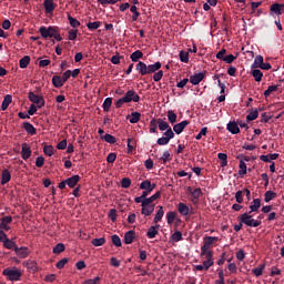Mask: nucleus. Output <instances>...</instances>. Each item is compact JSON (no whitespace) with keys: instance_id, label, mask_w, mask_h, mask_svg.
<instances>
[{"instance_id":"7","label":"nucleus","mask_w":284,"mask_h":284,"mask_svg":"<svg viewBox=\"0 0 284 284\" xmlns=\"http://www.w3.org/2000/svg\"><path fill=\"white\" fill-rule=\"evenodd\" d=\"M174 138V131L169 130L163 133V136L158 139L156 143L158 145H168L170 141Z\"/></svg>"},{"instance_id":"18","label":"nucleus","mask_w":284,"mask_h":284,"mask_svg":"<svg viewBox=\"0 0 284 284\" xmlns=\"http://www.w3.org/2000/svg\"><path fill=\"white\" fill-rule=\"evenodd\" d=\"M226 130L231 132V134H239L241 132V129L239 128V124L235 121H231L226 125Z\"/></svg>"},{"instance_id":"55","label":"nucleus","mask_w":284,"mask_h":284,"mask_svg":"<svg viewBox=\"0 0 284 284\" xmlns=\"http://www.w3.org/2000/svg\"><path fill=\"white\" fill-rule=\"evenodd\" d=\"M130 185H132V180H130V178H123L121 180V187H124V190H128Z\"/></svg>"},{"instance_id":"22","label":"nucleus","mask_w":284,"mask_h":284,"mask_svg":"<svg viewBox=\"0 0 284 284\" xmlns=\"http://www.w3.org/2000/svg\"><path fill=\"white\" fill-rule=\"evenodd\" d=\"M159 70H161V62L146 65V74H154V72H159Z\"/></svg>"},{"instance_id":"41","label":"nucleus","mask_w":284,"mask_h":284,"mask_svg":"<svg viewBox=\"0 0 284 284\" xmlns=\"http://www.w3.org/2000/svg\"><path fill=\"white\" fill-rule=\"evenodd\" d=\"M20 68L23 70L26 68H28V65H30V58L29 55H24L23 58L20 59L19 62Z\"/></svg>"},{"instance_id":"37","label":"nucleus","mask_w":284,"mask_h":284,"mask_svg":"<svg viewBox=\"0 0 284 284\" xmlns=\"http://www.w3.org/2000/svg\"><path fill=\"white\" fill-rule=\"evenodd\" d=\"M131 61H133L134 63H136V61H139V59H143V52L141 50H136L134 51L131 55H130Z\"/></svg>"},{"instance_id":"32","label":"nucleus","mask_w":284,"mask_h":284,"mask_svg":"<svg viewBox=\"0 0 284 284\" xmlns=\"http://www.w3.org/2000/svg\"><path fill=\"white\" fill-rule=\"evenodd\" d=\"M11 103H12V95L7 94L2 101L1 110L3 111L8 110Z\"/></svg>"},{"instance_id":"26","label":"nucleus","mask_w":284,"mask_h":284,"mask_svg":"<svg viewBox=\"0 0 284 284\" xmlns=\"http://www.w3.org/2000/svg\"><path fill=\"white\" fill-rule=\"evenodd\" d=\"M11 179H12V174H10V171L8 169L3 170L1 175V185H6V183H10Z\"/></svg>"},{"instance_id":"4","label":"nucleus","mask_w":284,"mask_h":284,"mask_svg":"<svg viewBox=\"0 0 284 284\" xmlns=\"http://www.w3.org/2000/svg\"><path fill=\"white\" fill-rule=\"evenodd\" d=\"M206 260L202 262V264L195 265L194 270L197 272H203V270L207 271L210 267L214 265V255H203Z\"/></svg>"},{"instance_id":"12","label":"nucleus","mask_w":284,"mask_h":284,"mask_svg":"<svg viewBox=\"0 0 284 284\" xmlns=\"http://www.w3.org/2000/svg\"><path fill=\"white\" fill-rule=\"evenodd\" d=\"M203 79H205V72L195 73L190 77V83H192V85H199Z\"/></svg>"},{"instance_id":"60","label":"nucleus","mask_w":284,"mask_h":284,"mask_svg":"<svg viewBox=\"0 0 284 284\" xmlns=\"http://www.w3.org/2000/svg\"><path fill=\"white\" fill-rule=\"evenodd\" d=\"M206 134H207V126H204L201 129L199 134L195 136L196 141H201V139H203V136H206Z\"/></svg>"},{"instance_id":"57","label":"nucleus","mask_w":284,"mask_h":284,"mask_svg":"<svg viewBox=\"0 0 284 284\" xmlns=\"http://www.w3.org/2000/svg\"><path fill=\"white\" fill-rule=\"evenodd\" d=\"M216 241H219V237H217V236H206V237H204V243H205L206 245H210V246H212V244H213L214 242H216Z\"/></svg>"},{"instance_id":"8","label":"nucleus","mask_w":284,"mask_h":284,"mask_svg":"<svg viewBox=\"0 0 284 284\" xmlns=\"http://www.w3.org/2000/svg\"><path fill=\"white\" fill-rule=\"evenodd\" d=\"M11 223H12V216H10V215H7V216H3L2 219H0V231L10 232Z\"/></svg>"},{"instance_id":"52","label":"nucleus","mask_w":284,"mask_h":284,"mask_svg":"<svg viewBox=\"0 0 284 284\" xmlns=\"http://www.w3.org/2000/svg\"><path fill=\"white\" fill-rule=\"evenodd\" d=\"M61 252H65V245L63 243H58L53 247V254H61Z\"/></svg>"},{"instance_id":"39","label":"nucleus","mask_w":284,"mask_h":284,"mask_svg":"<svg viewBox=\"0 0 284 284\" xmlns=\"http://www.w3.org/2000/svg\"><path fill=\"white\" fill-rule=\"evenodd\" d=\"M87 28L91 32L94 30H99L101 28V21L89 22V23H87Z\"/></svg>"},{"instance_id":"58","label":"nucleus","mask_w":284,"mask_h":284,"mask_svg":"<svg viewBox=\"0 0 284 284\" xmlns=\"http://www.w3.org/2000/svg\"><path fill=\"white\" fill-rule=\"evenodd\" d=\"M27 267L33 273L39 272V266L37 265V262H28Z\"/></svg>"},{"instance_id":"44","label":"nucleus","mask_w":284,"mask_h":284,"mask_svg":"<svg viewBox=\"0 0 284 284\" xmlns=\"http://www.w3.org/2000/svg\"><path fill=\"white\" fill-rule=\"evenodd\" d=\"M91 243L94 247H101L102 245H105V237L93 239Z\"/></svg>"},{"instance_id":"3","label":"nucleus","mask_w":284,"mask_h":284,"mask_svg":"<svg viewBox=\"0 0 284 284\" xmlns=\"http://www.w3.org/2000/svg\"><path fill=\"white\" fill-rule=\"evenodd\" d=\"M141 203V214L143 216H152L154 214V203H151L150 200H144Z\"/></svg>"},{"instance_id":"20","label":"nucleus","mask_w":284,"mask_h":284,"mask_svg":"<svg viewBox=\"0 0 284 284\" xmlns=\"http://www.w3.org/2000/svg\"><path fill=\"white\" fill-rule=\"evenodd\" d=\"M158 128L160 132H169V130H172V126L163 119L158 120Z\"/></svg>"},{"instance_id":"34","label":"nucleus","mask_w":284,"mask_h":284,"mask_svg":"<svg viewBox=\"0 0 284 284\" xmlns=\"http://www.w3.org/2000/svg\"><path fill=\"white\" fill-rule=\"evenodd\" d=\"M164 214H165V211H163V206H159V210L153 219V222L160 223V221L163 220Z\"/></svg>"},{"instance_id":"40","label":"nucleus","mask_w":284,"mask_h":284,"mask_svg":"<svg viewBox=\"0 0 284 284\" xmlns=\"http://www.w3.org/2000/svg\"><path fill=\"white\" fill-rule=\"evenodd\" d=\"M171 241H173V243H179V241H183V233H181V231H176L171 235Z\"/></svg>"},{"instance_id":"46","label":"nucleus","mask_w":284,"mask_h":284,"mask_svg":"<svg viewBox=\"0 0 284 284\" xmlns=\"http://www.w3.org/2000/svg\"><path fill=\"white\" fill-rule=\"evenodd\" d=\"M240 176H245L247 174V164L243 160L240 161V171H239Z\"/></svg>"},{"instance_id":"53","label":"nucleus","mask_w":284,"mask_h":284,"mask_svg":"<svg viewBox=\"0 0 284 284\" xmlns=\"http://www.w3.org/2000/svg\"><path fill=\"white\" fill-rule=\"evenodd\" d=\"M262 64H263V55H256L252 64V68H261Z\"/></svg>"},{"instance_id":"1","label":"nucleus","mask_w":284,"mask_h":284,"mask_svg":"<svg viewBox=\"0 0 284 284\" xmlns=\"http://www.w3.org/2000/svg\"><path fill=\"white\" fill-rule=\"evenodd\" d=\"M3 276H7L8 281H21V270L17 267H7L2 271Z\"/></svg>"},{"instance_id":"42","label":"nucleus","mask_w":284,"mask_h":284,"mask_svg":"<svg viewBox=\"0 0 284 284\" xmlns=\"http://www.w3.org/2000/svg\"><path fill=\"white\" fill-rule=\"evenodd\" d=\"M273 199H276V193H274L273 191H266L264 194L265 203H270V201H273Z\"/></svg>"},{"instance_id":"59","label":"nucleus","mask_w":284,"mask_h":284,"mask_svg":"<svg viewBox=\"0 0 284 284\" xmlns=\"http://www.w3.org/2000/svg\"><path fill=\"white\" fill-rule=\"evenodd\" d=\"M111 241L115 247H121V237L119 235H112Z\"/></svg>"},{"instance_id":"13","label":"nucleus","mask_w":284,"mask_h":284,"mask_svg":"<svg viewBox=\"0 0 284 284\" xmlns=\"http://www.w3.org/2000/svg\"><path fill=\"white\" fill-rule=\"evenodd\" d=\"M187 125H190V121L184 120V121L175 124L173 126V131L175 132V134H181V132H183L185 130V128H187Z\"/></svg>"},{"instance_id":"35","label":"nucleus","mask_w":284,"mask_h":284,"mask_svg":"<svg viewBox=\"0 0 284 284\" xmlns=\"http://www.w3.org/2000/svg\"><path fill=\"white\" fill-rule=\"evenodd\" d=\"M265 271V264H260L257 267L252 270V273L254 276H263V272Z\"/></svg>"},{"instance_id":"23","label":"nucleus","mask_w":284,"mask_h":284,"mask_svg":"<svg viewBox=\"0 0 284 284\" xmlns=\"http://www.w3.org/2000/svg\"><path fill=\"white\" fill-rule=\"evenodd\" d=\"M187 192H190V194H192L193 199L195 201H199V199H201V196H203V191H201V189H195L192 190V186L186 187Z\"/></svg>"},{"instance_id":"56","label":"nucleus","mask_w":284,"mask_h":284,"mask_svg":"<svg viewBox=\"0 0 284 284\" xmlns=\"http://www.w3.org/2000/svg\"><path fill=\"white\" fill-rule=\"evenodd\" d=\"M68 34H69L68 36L69 41H74V40H77V34H79V30L71 29V30H69Z\"/></svg>"},{"instance_id":"29","label":"nucleus","mask_w":284,"mask_h":284,"mask_svg":"<svg viewBox=\"0 0 284 284\" xmlns=\"http://www.w3.org/2000/svg\"><path fill=\"white\" fill-rule=\"evenodd\" d=\"M178 211L180 212V214H182V216H187V214H190V207L182 202L178 204Z\"/></svg>"},{"instance_id":"21","label":"nucleus","mask_w":284,"mask_h":284,"mask_svg":"<svg viewBox=\"0 0 284 284\" xmlns=\"http://www.w3.org/2000/svg\"><path fill=\"white\" fill-rule=\"evenodd\" d=\"M248 207H250V214L254 212H258V210H261V199H254Z\"/></svg>"},{"instance_id":"9","label":"nucleus","mask_w":284,"mask_h":284,"mask_svg":"<svg viewBox=\"0 0 284 284\" xmlns=\"http://www.w3.org/2000/svg\"><path fill=\"white\" fill-rule=\"evenodd\" d=\"M123 99L126 103H132V101L133 103H139V101L141 100V98L139 97V94H136V91L134 90L128 91Z\"/></svg>"},{"instance_id":"5","label":"nucleus","mask_w":284,"mask_h":284,"mask_svg":"<svg viewBox=\"0 0 284 284\" xmlns=\"http://www.w3.org/2000/svg\"><path fill=\"white\" fill-rule=\"evenodd\" d=\"M28 98H29V101H31V103H34L39 109L45 105V100L43 99V97L34 94V92L32 91L29 92Z\"/></svg>"},{"instance_id":"16","label":"nucleus","mask_w":284,"mask_h":284,"mask_svg":"<svg viewBox=\"0 0 284 284\" xmlns=\"http://www.w3.org/2000/svg\"><path fill=\"white\" fill-rule=\"evenodd\" d=\"M155 189H156V184L154 183L152 184V182H150L149 180H145L140 184V190L154 192Z\"/></svg>"},{"instance_id":"19","label":"nucleus","mask_w":284,"mask_h":284,"mask_svg":"<svg viewBox=\"0 0 284 284\" xmlns=\"http://www.w3.org/2000/svg\"><path fill=\"white\" fill-rule=\"evenodd\" d=\"M43 6L47 14H52L54 8H57V6H54V0H44Z\"/></svg>"},{"instance_id":"27","label":"nucleus","mask_w":284,"mask_h":284,"mask_svg":"<svg viewBox=\"0 0 284 284\" xmlns=\"http://www.w3.org/2000/svg\"><path fill=\"white\" fill-rule=\"evenodd\" d=\"M81 180V176L79 175H73L69 179H67V185L68 187H75L77 186V183H79V181Z\"/></svg>"},{"instance_id":"6","label":"nucleus","mask_w":284,"mask_h":284,"mask_svg":"<svg viewBox=\"0 0 284 284\" xmlns=\"http://www.w3.org/2000/svg\"><path fill=\"white\" fill-rule=\"evenodd\" d=\"M55 30H57V27H40L39 32L42 39H48V38L52 39Z\"/></svg>"},{"instance_id":"54","label":"nucleus","mask_w":284,"mask_h":284,"mask_svg":"<svg viewBox=\"0 0 284 284\" xmlns=\"http://www.w3.org/2000/svg\"><path fill=\"white\" fill-rule=\"evenodd\" d=\"M43 152H44V154H47V156H52L54 154V146L44 145Z\"/></svg>"},{"instance_id":"24","label":"nucleus","mask_w":284,"mask_h":284,"mask_svg":"<svg viewBox=\"0 0 284 284\" xmlns=\"http://www.w3.org/2000/svg\"><path fill=\"white\" fill-rule=\"evenodd\" d=\"M136 70L139 72V74H141V77H145V74H148V64H145V62L140 61L136 64Z\"/></svg>"},{"instance_id":"51","label":"nucleus","mask_w":284,"mask_h":284,"mask_svg":"<svg viewBox=\"0 0 284 284\" xmlns=\"http://www.w3.org/2000/svg\"><path fill=\"white\" fill-rule=\"evenodd\" d=\"M217 159L221 160V168H226V165H227V154L219 153Z\"/></svg>"},{"instance_id":"49","label":"nucleus","mask_w":284,"mask_h":284,"mask_svg":"<svg viewBox=\"0 0 284 284\" xmlns=\"http://www.w3.org/2000/svg\"><path fill=\"white\" fill-rule=\"evenodd\" d=\"M101 139L103 141H105L106 143H111V144L116 143V138H114L112 134H109V133H106L103 136H101Z\"/></svg>"},{"instance_id":"64","label":"nucleus","mask_w":284,"mask_h":284,"mask_svg":"<svg viewBox=\"0 0 284 284\" xmlns=\"http://www.w3.org/2000/svg\"><path fill=\"white\" fill-rule=\"evenodd\" d=\"M101 283V277L95 276L94 278L85 280L83 284H99Z\"/></svg>"},{"instance_id":"50","label":"nucleus","mask_w":284,"mask_h":284,"mask_svg":"<svg viewBox=\"0 0 284 284\" xmlns=\"http://www.w3.org/2000/svg\"><path fill=\"white\" fill-rule=\"evenodd\" d=\"M180 61H182V63H189L190 62V53L185 52V51H180Z\"/></svg>"},{"instance_id":"36","label":"nucleus","mask_w":284,"mask_h":284,"mask_svg":"<svg viewBox=\"0 0 284 284\" xmlns=\"http://www.w3.org/2000/svg\"><path fill=\"white\" fill-rule=\"evenodd\" d=\"M141 121V114L139 112H132L131 115H129V122L130 123H139Z\"/></svg>"},{"instance_id":"63","label":"nucleus","mask_w":284,"mask_h":284,"mask_svg":"<svg viewBox=\"0 0 284 284\" xmlns=\"http://www.w3.org/2000/svg\"><path fill=\"white\" fill-rule=\"evenodd\" d=\"M162 79H163V70H159L153 74V81H155V83H159V81H161Z\"/></svg>"},{"instance_id":"33","label":"nucleus","mask_w":284,"mask_h":284,"mask_svg":"<svg viewBox=\"0 0 284 284\" xmlns=\"http://www.w3.org/2000/svg\"><path fill=\"white\" fill-rule=\"evenodd\" d=\"M64 81L61 77L59 75H53L52 78V84L54 85V88H63L64 85Z\"/></svg>"},{"instance_id":"48","label":"nucleus","mask_w":284,"mask_h":284,"mask_svg":"<svg viewBox=\"0 0 284 284\" xmlns=\"http://www.w3.org/2000/svg\"><path fill=\"white\" fill-rule=\"evenodd\" d=\"M68 21L71 26V28H79V26H81V22L79 20H77V18H72V16H68Z\"/></svg>"},{"instance_id":"15","label":"nucleus","mask_w":284,"mask_h":284,"mask_svg":"<svg viewBox=\"0 0 284 284\" xmlns=\"http://www.w3.org/2000/svg\"><path fill=\"white\" fill-rule=\"evenodd\" d=\"M134 239H136V233L134 231H128L124 234V243L125 245H132L134 243Z\"/></svg>"},{"instance_id":"2","label":"nucleus","mask_w":284,"mask_h":284,"mask_svg":"<svg viewBox=\"0 0 284 284\" xmlns=\"http://www.w3.org/2000/svg\"><path fill=\"white\" fill-rule=\"evenodd\" d=\"M240 221L241 223L246 225V227H258V225H261V221L254 220V217H252V213L250 212L243 213L242 215H240Z\"/></svg>"},{"instance_id":"62","label":"nucleus","mask_w":284,"mask_h":284,"mask_svg":"<svg viewBox=\"0 0 284 284\" xmlns=\"http://www.w3.org/2000/svg\"><path fill=\"white\" fill-rule=\"evenodd\" d=\"M276 90H278L277 85H270L267 90L264 91V97H270V94H272V92H276Z\"/></svg>"},{"instance_id":"28","label":"nucleus","mask_w":284,"mask_h":284,"mask_svg":"<svg viewBox=\"0 0 284 284\" xmlns=\"http://www.w3.org/2000/svg\"><path fill=\"white\" fill-rule=\"evenodd\" d=\"M23 129H24L26 132L29 133L31 136H34V134H37V129H36L34 125H32V123H30V122H24V123H23Z\"/></svg>"},{"instance_id":"10","label":"nucleus","mask_w":284,"mask_h":284,"mask_svg":"<svg viewBox=\"0 0 284 284\" xmlns=\"http://www.w3.org/2000/svg\"><path fill=\"white\" fill-rule=\"evenodd\" d=\"M14 253L19 258H28L30 256V248L28 246H17Z\"/></svg>"},{"instance_id":"47","label":"nucleus","mask_w":284,"mask_h":284,"mask_svg":"<svg viewBox=\"0 0 284 284\" xmlns=\"http://www.w3.org/2000/svg\"><path fill=\"white\" fill-rule=\"evenodd\" d=\"M104 112H110V108H112V98H106L102 104Z\"/></svg>"},{"instance_id":"14","label":"nucleus","mask_w":284,"mask_h":284,"mask_svg":"<svg viewBox=\"0 0 284 284\" xmlns=\"http://www.w3.org/2000/svg\"><path fill=\"white\" fill-rule=\"evenodd\" d=\"M283 8H284V4L273 3L270 7L271 14H277V17H281V14H283Z\"/></svg>"},{"instance_id":"30","label":"nucleus","mask_w":284,"mask_h":284,"mask_svg":"<svg viewBox=\"0 0 284 284\" xmlns=\"http://www.w3.org/2000/svg\"><path fill=\"white\" fill-rule=\"evenodd\" d=\"M210 244H204L201 247L200 256H213L212 251H210Z\"/></svg>"},{"instance_id":"17","label":"nucleus","mask_w":284,"mask_h":284,"mask_svg":"<svg viewBox=\"0 0 284 284\" xmlns=\"http://www.w3.org/2000/svg\"><path fill=\"white\" fill-rule=\"evenodd\" d=\"M159 227H161V225L159 224L150 226L146 232L148 239H156V236L159 235Z\"/></svg>"},{"instance_id":"25","label":"nucleus","mask_w":284,"mask_h":284,"mask_svg":"<svg viewBox=\"0 0 284 284\" xmlns=\"http://www.w3.org/2000/svg\"><path fill=\"white\" fill-rule=\"evenodd\" d=\"M251 75L256 81V83H261L263 81V71L258 69H254L251 71Z\"/></svg>"},{"instance_id":"43","label":"nucleus","mask_w":284,"mask_h":284,"mask_svg":"<svg viewBox=\"0 0 284 284\" xmlns=\"http://www.w3.org/2000/svg\"><path fill=\"white\" fill-rule=\"evenodd\" d=\"M3 246L7 248V250H17V243L10 239H8L4 243H3Z\"/></svg>"},{"instance_id":"45","label":"nucleus","mask_w":284,"mask_h":284,"mask_svg":"<svg viewBox=\"0 0 284 284\" xmlns=\"http://www.w3.org/2000/svg\"><path fill=\"white\" fill-rule=\"evenodd\" d=\"M175 219H176V212L170 211L166 213V222L169 225H172V223H174Z\"/></svg>"},{"instance_id":"31","label":"nucleus","mask_w":284,"mask_h":284,"mask_svg":"<svg viewBox=\"0 0 284 284\" xmlns=\"http://www.w3.org/2000/svg\"><path fill=\"white\" fill-rule=\"evenodd\" d=\"M152 194V191H143L141 196L134 197V203H141L143 201H148V196Z\"/></svg>"},{"instance_id":"11","label":"nucleus","mask_w":284,"mask_h":284,"mask_svg":"<svg viewBox=\"0 0 284 284\" xmlns=\"http://www.w3.org/2000/svg\"><path fill=\"white\" fill-rule=\"evenodd\" d=\"M32 156V150L28 143H22L21 158L23 161H28Z\"/></svg>"},{"instance_id":"61","label":"nucleus","mask_w":284,"mask_h":284,"mask_svg":"<svg viewBox=\"0 0 284 284\" xmlns=\"http://www.w3.org/2000/svg\"><path fill=\"white\" fill-rule=\"evenodd\" d=\"M168 120L170 123H176V113L172 110L168 111Z\"/></svg>"},{"instance_id":"38","label":"nucleus","mask_w":284,"mask_h":284,"mask_svg":"<svg viewBox=\"0 0 284 284\" xmlns=\"http://www.w3.org/2000/svg\"><path fill=\"white\" fill-rule=\"evenodd\" d=\"M256 119H258L257 109L251 110L250 113L246 115V121H256Z\"/></svg>"}]
</instances>
